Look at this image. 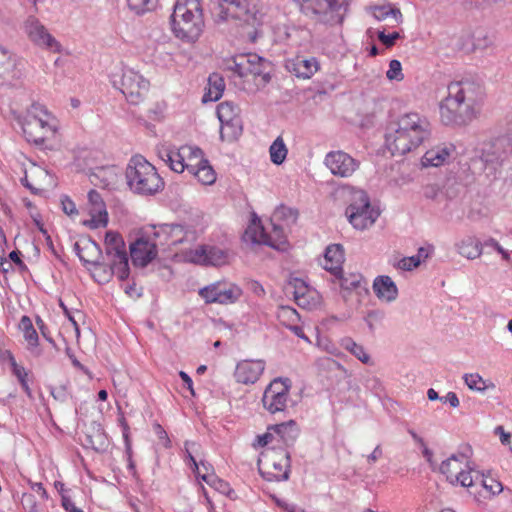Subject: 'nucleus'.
<instances>
[{"label":"nucleus","instance_id":"obj_1","mask_svg":"<svg viewBox=\"0 0 512 512\" xmlns=\"http://www.w3.org/2000/svg\"><path fill=\"white\" fill-rule=\"evenodd\" d=\"M448 95L440 102V117L445 125H465L475 115L474 106L477 102L481 87L469 80L451 82Z\"/></svg>","mask_w":512,"mask_h":512},{"label":"nucleus","instance_id":"obj_2","mask_svg":"<svg viewBox=\"0 0 512 512\" xmlns=\"http://www.w3.org/2000/svg\"><path fill=\"white\" fill-rule=\"evenodd\" d=\"M431 135V125L418 113H407L391 125L385 134V142L392 155H404L418 148Z\"/></svg>","mask_w":512,"mask_h":512},{"label":"nucleus","instance_id":"obj_3","mask_svg":"<svg viewBox=\"0 0 512 512\" xmlns=\"http://www.w3.org/2000/svg\"><path fill=\"white\" fill-rule=\"evenodd\" d=\"M174 36L186 43H195L205 27L200 0H177L170 16Z\"/></svg>","mask_w":512,"mask_h":512},{"label":"nucleus","instance_id":"obj_4","mask_svg":"<svg viewBox=\"0 0 512 512\" xmlns=\"http://www.w3.org/2000/svg\"><path fill=\"white\" fill-rule=\"evenodd\" d=\"M127 185L135 194L150 196L164 188V181L156 168L143 156H133L125 172Z\"/></svg>","mask_w":512,"mask_h":512},{"label":"nucleus","instance_id":"obj_5","mask_svg":"<svg viewBox=\"0 0 512 512\" xmlns=\"http://www.w3.org/2000/svg\"><path fill=\"white\" fill-rule=\"evenodd\" d=\"M301 12L325 25L342 24L348 10L349 0H294Z\"/></svg>","mask_w":512,"mask_h":512},{"label":"nucleus","instance_id":"obj_6","mask_svg":"<svg viewBox=\"0 0 512 512\" xmlns=\"http://www.w3.org/2000/svg\"><path fill=\"white\" fill-rule=\"evenodd\" d=\"M345 214L355 229L364 230L375 223L380 213L371 206L370 198L364 190H356Z\"/></svg>","mask_w":512,"mask_h":512},{"label":"nucleus","instance_id":"obj_7","mask_svg":"<svg viewBox=\"0 0 512 512\" xmlns=\"http://www.w3.org/2000/svg\"><path fill=\"white\" fill-rule=\"evenodd\" d=\"M113 86L120 89L127 101L132 105L141 103L147 95L150 83L133 69H125L117 80L113 78Z\"/></svg>","mask_w":512,"mask_h":512},{"label":"nucleus","instance_id":"obj_8","mask_svg":"<svg viewBox=\"0 0 512 512\" xmlns=\"http://www.w3.org/2000/svg\"><path fill=\"white\" fill-rule=\"evenodd\" d=\"M512 155V132L490 141L482 151L481 160L486 167L496 170Z\"/></svg>","mask_w":512,"mask_h":512},{"label":"nucleus","instance_id":"obj_9","mask_svg":"<svg viewBox=\"0 0 512 512\" xmlns=\"http://www.w3.org/2000/svg\"><path fill=\"white\" fill-rule=\"evenodd\" d=\"M253 221V226H250L246 231V235H250L253 243L264 244L270 246L276 250L284 251L287 248V240L284 234L283 228L271 221L270 225L272 230L268 232L265 227L260 224V220Z\"/></svg>","mask_w":512,"mask_h":512},{"label":"nucleus","instance_id":"obj_10","mask_svg":"<svg viewBox=\"0 0 512 512\" xmlns=\"http://www.w3.org/2000/svg\"><path fill=\"white\" fill-rule=\"evenodd\" d=\"M15 119L21 126L26 140L36 146H42L48 134L55 133V129L39 114H33V119L23 118L21 115H17Z\"/></svg>","mask_w":512,"mask_h":512},{"label":"nucleus","instance_id":"obj_11","mask_svg":"<svg viewBox=\"0 0 512 512\" xmlns=\"http://www.w3.org/2000/svg\"><path fill=\"white\" fill-rule=\"evenodd\" d=\"M265 467L267 471L259 468L260 473L267 475L268 481H285L289 479L290 454L283 449H272L271 453L265 455Z\"/></svg>","mask_w":512,"mask_h":512},{"label":"nucleus","instance_id":"obj_12","mask_svg":"<svg viewBox=\"0 0 512 512\" xmlns=\"http://www.w3.org/2000/svg\"><path fill=\"white\" fill-rule=\"evenodd\" d=\"M206 303L232 304L242 295L240 287L234 284L213 283L199 291Z\"/></svg>","mask_w":512,"mask_h":512},{"label":"nucleus","instance_id":"obj_13","mask_svg":"<svg viewBox=\"0 0 512 512\" xmlns=\"http://www.w3.org/2000/svg\"><path fill=\"white\" fill-rule=\"evenodd\" d=\"M25 31L35 45L55 53L61 52V44L35 16H29L25 21Z\"/></svg>","mask_w":512,"mask_h":512},{"label":"nucleus","instance_id":"obj_14","mask_svg":"<svg viewBox=\"0 0 512 512\" xmlns=\"http://www.w3.org/2000/svg\"><path fill=\"white\" fill-rule=\"evenodd\" d=\"M325 165L338 177L348 178L359 168L360 162L344 151H331L325 157Z\"/></svg>","mask_w":512,"mask_h":512},{"label":"nucleus","instance_id":"obj_15","mask_svg":"<svg viewBox=\"0 0 512 512\" xmlns=\"http://www.w3.org/2000/svg\"><path fill=\"white\" fill-rule=\"evenodd\" d=\"M190 260L201 265L222 266L229 262V253L217 246L201 245L190 252Z\"/></svg>","mask_w":512,"mask_h":512},{"label":"nucleus","instance_id":"obj_16","mask_svg":"<svg viewBox=\"0 0 512 512\" xmlns=\"http://www.w3.org/2000/svg\"><path fill=\"white\" fill-rule=\"evenodd\" d=\"M157 255V243L143 236L130 244V256L135 267H146Z\"/></svg>","mask_w":512,"mask_h":512},{"label":"nucleus","instance_id":"obj_17","mask_svg":"<svg viewBox=\"0 0 512 512\" xmlns=\"http://www.w3.org/2000/svg\"><path fill=\"white\" fill-rule=\"evenodd\" d=\"M88 201L91 205V219L84 221V225L91 229L106 227L108 224V213L100 193L96 190H90L88 193Z\"/></svg>","mask_w":512,"mask_h":512},{"label":"nucleus","instance_id":"obj_18","mask_svg":"<svg viewBox=\"0 0 512 512\" xmlns=\"http://www.w3.org/2000/svg\"><path fill=\"white\" fill-rule=\"evenodd\" d=\"M264 369L265 362L263 360H244L237 364L234 376L238 383L254 384Z\"/></svg>","mask_w":512,"mask_h":512},{"label":"nucleus","instance_id":"obj_19","mask_svg":"<svg viewBox=\"0 0 512 512\" xmlns=\"http://www.w3.org/2000/svg\"><path fill=\"white\" fill-rule=\"evenodd\" d=\"M217 116L222 125L221 137H223V129L226 127L233 128V137L241 134L242 127L238 117V107L232 102H222L217 106Z\"/></svg>","mask_w":512,"mask_h":512},{"label":"nucleus","instance_id":"obj_20","mask_svg":"<svg viewBox=\"0 0 512 512\" xmlns=\"http://www.w3.org/2000/svg\"><path fill=\"white\" fill-rule=\"evenodd\" d=\"M286 67L296 77L309 79L319 70V62L315 57L297 56L288 61Z\"/></svg>","mask_w":512,"mask_h":512},{"label":"nucleus","instance_id":"obj_21","mask_svg":"<svg viewBox=\"0 0 512 512\" xmlns=\"http://www.w3.org/2000/svg\"><path fill=\"white\" fill-rule=\"evenodd\" d=\"M372 288L379 300L390 303L398 297V288L392 278L387 275L377 276Z\"/></svg>","mask_w":512,"mask_h":512},{"label":"nucleus","instance_id":"obj_22","mask_svg":"<svg viewBox=\"0 0 512 512\" xmlns=\"http://www.w3.org/2000/svg\"><path fill=\"white\" fill-rule=\"evenodd\" d=\"M105 252L111 261L127 256L125 242L122 236L115 231H107L105 235Z\"/></svg>","mask_w":512,"mask_h":512},{"label":"nucleus","instance_id":"obj_23","mask_svg":"<svg viewBox=\"0 0 512 512\" xmlns=\"http://www.w3.org/2000/svg\"><path fill=\"white\" fill-rule=\"evenodd\" d=\"M324 269L333 275H338L341 272V265L344 261V250L340 244H332L326 248L324 255Z\"/></svg>","mask_w":512,"mask_h":512},{"label":"nucleus","instance_id":"obj_24","mask_svg":"<svg viewBox=\"0 0 512 512\" xmlns=\"http://www.w3.org/2000/svg\"><path fill=\"white\" fill-rule=\"evenodd\" d=\"M454 149L453 145H443L429 149L422 157L423 166L438 167L444 164L449 159Z\"/></svg>","mask_w":512,"mask_h":512},{"label":"nucleus","instance_id":"obj_25","mask_svg":"<svg viewBox=\"0 0 512 512\" xmlns=\"http://www.w3.org/2000/svg\"><path fill=\"white\" fill-rule=\"evenodd\" d=\"M269 430H273L286 447L292 446L299 435V429L294 420L271 425Z\"/></svg>","mask_w":512,"mask_h":512},{"label":"nucleus","instance_id":"obj_26","mask_svg":"<svg viewBox=\"0 0 512 512\" xmlns=\"http://www.w3.org/2000/svg\"><path fill=\"white\" fill-rule=\"evenodd\" d=\"M187 171L204 185H212L216 181V173L208 160L197 161L187 166Z\"/></svg>","mask_w":512,"mask_h":512},{"label":"nucleus","instance_id":"obj_27","mask_svg":"<svg viewBox=\"0 0 512 512\" xmlns=\"http://www.w3.org/2000/svg\"><path fill=\"white\" fill-rule=\"evenodd\" d=\"M457 251L463 257L473 260L483 253L482 243L475 237L467 236L456 244Z\"/></svg>","mask_w":512,"mask_h":512},{"label":"nucleus","instance_id":"obj_28","mask_svg":"<svg viewBox=\"0 0 512 512\" xmlns=\"http://www.w3.org/2000/svg\"><path fill=\"white\" fill-rule=\"evenodd\" d=\"M469 458V455L465 452H460L457 454H452L449 458L442 461L440 465V472L446 475L447 480L454 484V475L460 470V464Z\"/></svg>","mask_w":512,"mask_h":512},{"label":"nucleus","instance_id":"obj_29","mask_svg":"<svg viewBox=\"0 0 512 512\" xmlns=\"http://www.w3.org/2000/svg\"><path fill=\"white\" fill-rule=\"evenodd\" d=\"M225 82L224 79L217 73H213L208 78V88L204 93L202 102H215L218 101L224 92Z\"/></svg>","mask_w":512,"mask_h":512},{"label":"nucleus","instance_id":"obj_30","mask_svg":"<svg viewBox=\"0 0 512 512\" xmlns=\"http://www.w3.org/2000/svg\"><path fill=\"white\" fill-rule=\"evenodd\" d=\"M247 61V76H261L265 83L271 79L269 73L265 72L266 60L257 54H246Z\"/></svg>","mask_w":512,"mask_h":512},{"label":"nucleus","instance_id":"obj_31","mask_svg":"<svg viewBox=\"0 0 512 512\" xmlns=\"http://www.w3.org/2000/svg\"><path fill=\"white\" fill-rule=\"evenodd\" d=\"M289 286L293 288L294 300L300 307H306L309 305L308 295L310 289L307 283L298 277H293L289 280Z\"/></svg>","mask_w":512,"mask_h":512},{"label":"nucleus","instance_id":"obj_32","mask_svg":"<svg viewBox=\"0 0 512 512\" xmlns=\"http://www.w3.org/2000/svg\"><path fill=\"white\" fill-rule=\"evenodd\" d=\"M373 16L378 21H389L388 26L395 27L400 24L403 20L402 13L398 8L392 7H376L374 9Z\"/></svg>","mask_w":512,"mask_h":512},{"label":"nucleus","instance_id":"obj_33","mask_svg":"<svg viewBox=\"0 0 512 512\" xmlns=\"http://www.w3.org/2000/svg\"><path fill=\"white\" fill-rule=\"evenodd\" d=\"M287 399L288 397L280 395V392L269 393L264 391L262 403L265 409H267L271 414H275L276 412L284 411Z\"/></svg>","mask_w":512,"mask_h":512},{"label":"nucleus","instance_id":"obj_34","mask_svg":"<svg viewBox=\"0 0 512 512\" xmlns=\"http://www.w3.org/2000/svg\"><path fill=\"white\" fill-rule=\"evenodd\" d=\"M165 156H167L165 163L169 165L171 170L177 173H182L184 170H187V166L190 164L185 163V156L181 148L177 151L165 150Z\"/></svg>","mask_w":512,"mask_h":512},{"label":"nucleus","instance_id":"obj_35","mask_svg":"<svg viewBox=\"0 0 512 512\" xmlns=\"http://www.w3.org/2000/svg\"><path fill=\"white\" fill-rule=\"evenodd\" d=\"M270 159L276 164H282L287 156L288 149L283 141V139L279 136L277 137L270 146Z\"/></svg>","mask_w":512,"mask_h":512},{"label":"nucleus","instance_id":"obj_36","mask_svg":"<svg viewBox=\"0 0 512 512\" xmlns=\"http://www.w3.org/2000/svg\"><path fill=\"white\" fill-rule=\"evenodd\" d=\"M343 347L349 351L352 355H354L358 360H360L364 364H369L371 358L368 353H366L364 347L360 344H357L352 338H345L342 343Z\"/></svg>","mask_w":512,"mask_h":512},{"label":"nucleus","instance_id":"obj_37","mask_svg":"<svg viewBox=\"0 0 512 512\" xmlns=\"http://www.w3.org/2000/svg\"><path fill=\"white\" fill-rule=\"evenodd\" d=\"M201 450V445L197 442L185 441L184 443L186 459L189 461V465L193 472H196L199 469V464L196 458L201 455Z\"/></svg>","mask_w":512,"mask_h":512},{"label":"nucleus","instance_id":"obj_38","mask_svg":"<svg viewBox=\"0 0 512 512\" xmlns=\"http://www.w3.org/2000/svg\"><path fill=\"white\" fill-rule=\"evenodd\" d=\"M93 429H94L93 435H91V434L86 435L87 443L95 451H98V452L104 451L107 447V439L104 434V431L100 425L93 427Z\"/></svg>","mask_w":512,"mask_h":512},{"label":"nucleus","instance_id":"obj_39","mask_svg":"<svg viewBox=\"0 0 512 512\" xmlns=\"http://www.w3.org/2000/svg\"><path fill=\"white\" fill-rule=\"evenodd\" d=\"M277 317L279 321L288 328L300 320L297 310L290 306L279 307Z\"/></svg>","mask_w":512,"mask_h":512},{"label":"nucleus","instance_id":"obj_40","mask_svg":"<svg viewBox=\"0 0 512 512\" xmlns=\"http://www.w3.org/2000/svg\"><path fill=\"white\" fill-rule=\"evenodd\" d=\"M298 216L299 213L297 209L285 206L283 204L278 206L273 213L274 219L283 220L290 224L296 223Z\"/></svg>","mask_w":512,"mask_h":512},{"label":"nucleus","instance_id":"obj_41","mask_svg":"<svg viewBox=\"0 0 512 512\" xmlns=\"http://www.w3.org/2000/svg\"><path fill=\"white\" fill-rule=\"evenodd\" d=\"M334 276L339 279L341 288L345 290H353L360 287L361 282L364 280L363 276L359 273L345 276L342 270L340 274Z\"/></svg>","mask_w":512,"mask_h":512},{"label":"nucleus","instance_id":"obj_42","mask_svg":"<svg viewBox=\"0 0 512 512\" xmlns=\"http://www.w3.org/2000/svg\"><path fill=\"white\" fill-rule=\"evenodd\" d=\"M385 311L381 309H373L367 311L364 321L368 326L370 333H374L376 327L381 325L385 319Z\"/></svg>","mask_w":512,"mask_h":512},{"label":"nucleus","instance_id":"obj_43","mask_svg":"<svg viewBox=\"0 0 512 512\" xmlns=\"http://www.w3.org/2000/svg\"><path fill=\"white\" fill-rule=\"evenodd\" d=\"M129 258L128 255L125 257H120L117 259V261H111L112 267L114 270V274L117 275L118 279L120 281H124L128 279L130 274V268H129Z\"/></svg>","mask_w":512,"mask_h":512},{"label":"nucleus","instance_id":"obj_44","mask_svg":"<svg viewBox=\"0 0 512 512\" xmlns=\"http://www.w3.org/2000/svg\"><path fill=\"white\" fill-rule=\"evenodd\" d=\"M290 380L288 378H276L265 389L269 393L280 392V395L288 397Z\"/></svg>","mask_w":512,"mask_h":512},{"label":"nucleus","instance_id":"obj_45","mask_svg":"<svg viewBox=\"0 0 512 512\" xmlns=\"http://www.w3.org/2000/svg\"><path fill=\"white\" fill-rule=\"evenodd\" d=\"M127 2L129 8L138 15L153 10L157 5V0H127Z\"/></svg>","mask_w":512,"mask_h":512},{"label":"nucleus","instance_id":"obj_46","mask_svg":"<svg viewBox=\"0 0 512 512\" xmlns=\"http://www.w3.org/2000/svg\"><path fill=\"white\" fill-rule=\"evenodd\" d=\"M83 250H84V255L88 259H97L100 262L103 259L100 246L94 240H92L90 237H88L87 239H85L83 241Z\"/></svg>","mask_w":512,"mask_h":512},{"label":"nucleus","instance_id":"obj_47","mask_svg":"<svg viewBox=\"0 0 512 512\" xmlns=\"http://www.w3.org/2000/svg\"><path fill=\"white\" fill-rule=\"evenodd\" d=\"M468 471L458 470V472L454 475V483H459L463 487H471L473 485V478L471 476V471H473V467L470 466L469 462L466 465Z\"/></svg>","mask_w":512,"mask_h":512},{"label":"nucleus","instance_id":"obj_48","mask_svg":"<svg viewBox=\"0 0 512 512\" xmlns=\"http://www.w3.org/2000/svg\"><path fill=\"white\" fill-rule=\"evenodd\" d=\"M464 381L468 388L471 390L483 392L487 388V386L485 385V381L477 373L465 374Z\"/></svg>","mask_w":512,"mask_h":512},{"label":"nucleus","instance_id":"obj_49","mask_svg":"<svg viewBox=\"0 0 512 512\" xmlns=\"http://www.w3.org/2000/svg\"><path fill=\"white\" fill-rule=\"evenodd\" d=\"M101 266H93L94 269H95V275L94 276H97L98 279L97 281L99 283L101 282H108L112 276L114 275V270H113V267H112V263L107 266L105 265L102 261H101Z\"/></svg>","mask_w":512,"mask_h":512},{"label":"nucleus","instance_id":"obj_50","mask_svg":"<svg viewBox=\"0 0 512 512\" xmlns=\"http://www.w3.org/2000/svg\"><path fill=\"white\" fill-rule=\"evenodd\" d=\"M247 61L245 55H239L234 58L230 69L241 78L247 77Z\"/></svg>","mask_w":512,"mask_h":512},{"label":"nucleus","instance_id":"obj_51","mask_svg":"<svg viewBox=\"0 0 512 512\" xmlns=\"http://www.w3.org/2000/svg\"><path fill=\"white\" fill-rule=\"evenodd\" d=\"M24 338L28 343V349L34 353L36 356H39L41 353L37 350L39 344L38 333L35 329H30V331L24 332Z\"/></svg>","mask_w":512,"mask_h":512},{"label":"nucleus","instance_id":"obj_52","mask_svg":"<svg viewBox=\"0 0 512 512\" xmlns=\"http://www.w3.org/2000/svg\"><path fill=\"white\" fill-rule=\"evenodd\" d=\"M386 76L389 80H397L400 81L403 79L402 73V65L400 61L393 59L389 63V69L386 73Z\"/></svg>","mask_w":512,"mask_h":512},{"label":"nucleus","instance_id":"obj_53","mask_svg":"<svg viewBox=\"0 0 512 512\" xmlns=\"http://www.w3.org/2000/svg\"><path fill=\"white\" fill-rule=\"evenodd\" d=\"M377 37L386 48H391L395 45L396 41L401 38V35L397 31L386 34L385 29H383L378 31Z\"/></svg>","mask_w":512,"mask_h":512},{"label":"nucleus","instance_id":"obj_54","mask_svg":"<svg viewBox=\"0 0 512 512\" xmlns=\"http://www.w3.org/2000/svg\"><path fill=\"white\" fill-rule=\"evenodd\" d=\"M183 226L180 224H164L160 226L159 231H155L153 235L157 238L160 236V234H166V235H178L183 233Z\"/></svg>","mask_w":512,"mask_h":512},{"label":"nucleus","instance_id":"obj_55","mask_svg":"<svg viewBox=\"0 0 512 512\" xmlns=\"http://www.w3.org/2000/svg\"><path fill=\"white\" fill-rule=\"evenodd\" d=\"M181 150H182L184 156L188 157L189 161H192V160H198V161L206 160L204 158V153H203L202 149H200L199 147H193V146L186 145V146H182Z\"/></svg>","mask_w":512,"mask_h":512},{"label":"nucleus","instance_id":"obj_56","mask_svg":"<svg viewBox=\"0 0 512 512\" xmlns=\"http://www.w3.org/2000/svg\"><path fill=\"white\" fill-rule=\"evenodd\" d=\"M420 265L419 257L411 256L400 259L397 268L404 271H411Z\"/></svg>","mask_w":512,"mask_h":512},{"label":"nucleus","instance_id":"obj_57","mask_svg":"<svg viewBox=\"0 0 512 512\" xmlns=\"http://www.w3.org/2000/svg\"><path fill=\"white\" fill-rule=\"evenodd\" d=\"M8 361L12 368L13 374L17 377L19 382L25 380L27 378V372L24 367L17 364L15 357L13 356L12 353H8Z\"/></svg>","mask_w":512,"mask_h":512},{"label":"nucleus","instance_id":"obj_58","mask_svg":"<svg viewBox=\"0 0 512 512\" xmlns=\"http://www.w3.org/2000/svg\"><path fill=\"white\" fill-rule=\"evenodd\" d=\"M481 482L483 487L492 495H498L503 491L502 483L493 478L482 479Z\"/></svg>","mask_w":512,"mask_h":512},{"label":"nucleus","instance_id":"obj_59","mask_svg":"<svg viewBox=\"0 0 512 512\" xmlns=\"http://www.w3.org/2000/svg\"><path fill=\"white\" fill-rule=\"evenodd\" d=\"M74 251H75L76 255L78 256V258L80 259V261L84 263V265H92V266L102 267L101 262L99 260L86 258V256L84 255L83 244L81 245L79 242H75L74 243Z\"/></svg>","mask_w":512,"mask_h":512},{"label":"nucleus","instance_id":"obj_60","mask_svg":"<svg viewBox=\"0 0 512 512\" xmlns=\"http://www.w3.org/2000/svg\"><path fill=\"white\" fill-rule=\"evenodd\" d=\"M219 19L222 21H226L229 18L236 19V20H242L241 13H238V11H234L231 9V7H224L222 3L219 5Z\"/></svg>","mask_w":512,"mask_h":512},{"label":"nucleus","instance_id":"obj_61","mask_svg":"<svg viewBox=\"0 0 512 512\" xmlns=\"http://www.w3.org/2000/svg\"><path fill=\"white\" fill-rule=\"evenodd\" d=\"M62 211L68 216H74L78 214L75 203L67 196H61Z\"/></svg>","mask_w":512,"mask_h":512},{"label":"nucleus","instance_id":"obj_62","mask_svg":"<svg viewBox=\"0 0 512 512\" xmlns=\"http://www.w3.org/2000/svg\"><path fill=\"white\" fill-rule=\"evenodd\" d=\"M231 9L234 11H238V13H241L242 20L248 21V15L250 13V10H249V4L247 1L236 0L235 2H233Z\"/></svg>","mask_w":512,"mask_h":512},{"label":"nucleus","instance_id":"obj_63","mask_svg":"<svg viewBox=\"0 0 512 512\" xmlns=\"http://www.w3.org/2000/svg\"><path fill=\"white\" fill-rule=\"evenodd\" d=\"M118 422L122 428V434H123V439L125 442L126 451L130 452L131 451V440H130V436H129V425L126 422V419L123 416V414H121V416L119 417Z\"/></svg>","mask_w":512,"mask_h":512},{"label":"nucleus","instance_id":"obj_64","mask_svg":"<svg viewBox=\"0 0 512 512\" xmlns=\"http://www.w3.org/2000/svg\"><path fill=\"white\" fill-rule=\"evenodd\" d=\"M196 474V476L198 478H200L201 480L205 481L207 484L213 486V485H216V484H220V485H225L227 486V483L224 482L223 480L221 479H218L214 473H203L201 474L200 473V468L198 469V471L194 472Z\"/></svg>","mask_w":512,"mask_h":512}]
</instances>
